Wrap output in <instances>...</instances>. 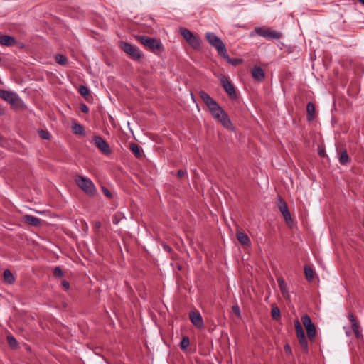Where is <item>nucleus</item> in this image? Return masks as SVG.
<instances>
[{
  "instance_id": "obj_30",
  "label": "nucleus",
  "mask_w": 364,
  "mask_h": 364,
  "mask_svg": "<svg viewBox=\"0 0 364 364\" xmlns=\"http://www.w3.org/2000/svg\"><path fill=\"white\" fill-rule=\"evenodd\" d=\"M301 321L305 328L313 324L310 316L307 314H304L301 316Z\"/></svg>"
},
{
  "instance_id": "obj_4",
  "label": "nucleus",
  "mask_w": 364,
  "mask_h": 364,
  "mask_svg": "<svg viewBox=\"0 0 364 364\" xmlns=\"http://www.w3.org/2000/svg\"><path fill=\"white\" fill-rule=\"evenodd\" d=\"M200 97L213 114H225L218 104L205 92L199 93Z\"/></svg>"
},
{
  "instance_id": "obj_41",
  "label": "nucleus",
  "mask_w": 364,
  "mask_h": 364,
  "mask_svg": "<svg viewBox=\"0 0 364 364\" xmlns=\"http://www.w3.org/2000/svg\"><path fill=\"white\" fill-rule=\"evenodd\" d=\"M348 318H349V320H350V321L351 323V325H353V323H358L356 319H355V316L351 313L348 314Z\"/></svg>"
},
{
  "instance_id": "obj_44",
  "label": "nucleus",
  "mask_w": 364,
  "mask_h": 364,
  "mask_svg": "<svg viewBox=\"0 0 364 364\" xmlns=\"http://www.w3.org/2000/svg\"><path fill=\"white\" fill-rule=\"evenodd\" d=\"M318 154L322 157H324L326 156V151L323 149H319Z\"/></svg>"
},
{
  "instance_id": "obj_24",
  "label": "nucleus",
  "mask_w": 364,
  "mask_h": 364,
  "mask_svg": "<svg viewBox=\"0 0 364 364\" xmlns=\"http://www.w3.org/2000/svg\"><path fill=\"white\" fill-rule=\"evenodd\" d=\"M305 277L308 281H311L314 277V271L308 265L304 266Z\"/></svg>"
},
{
  "instance_id": "obj_1",
  "label": "nucleus",
  "mask_w": 364,
  "mask_h": 364,
  "mask_svg": "<svg viewBox=\"0 0 364 364\" xmlns=\"http://www.w3.org/2000/svg\"><path fill=\"white\" fill-rule=\"evenodd\" d=\"M0 97L9 102L16 111H23L24 104L18 95L12 92L0 89Z\"/></svg>"
},
{
  "instance_id": "obj_21",
  "label": "nucleus",
  "mask_w": 364,
  "mask_h": 364,
  "mask_svg": "<svg viewBox=\"0 0 364 364\" xmlns=\"http://www.w3.org/2000/svg\"><path fill=\"white\" fill-rule=\"evenodd\" d=\"M237 240L243 245H248L250 243V240L247 234L242 232H237L236 234Z\"/></svg>"
},
{
  "instance_id": "obj_31",
  "label": "nucleus",
  "mask_w": 364,
  "mask_h": 364,
  "mask_svg": "<svg viewBox=\"0 0 364 364\" xmlns=\"http://www.w3.org/2000/svg\"><path fill=\"white\" fill-rule=\"evenodd\" d=\"M351 327H352V330H353L354 334L355 335L356 338H360L362 335H361V332L360 330V326H359L358 323H353V325H351Z\"/></svg>"
},
{
  "instance_id": "obj_6",
  "label": "nucleus",
  "mask_w": 364,
  "mask_h": 364,
  "mask_svg": "<svg viewBox=\"0 0 364 364\" xmlns=\"http://www.w3.org/2000/svg\"><path fill=\"white\" fill-rule=\"evenodd\" d=\"M179 31L190 46L195 50H198L200 49V40L198 36L194 35L190 30L186 28H181Z\"/></svg>"
},
{
  "instance_id": "obj_16",
  "label": "nucleus",
  "mask_w": 364,
  "mask_h": 364,
  "mask_svg": "<svg viewBox=\"0 0 364 364\" xmlns=\"http://www.w3.org/2000/svg\"><path fill=\"white\" fill-rule=\"evenodd\" d=\"M251 73L252 77L259 82H262L265 77L264 70L259 66L254 67L251 71Z\"/></svg>"
},
{
  "instance_id": "obj_48",
  "label": "nucleus",
  "mask_w": 364,
  "mask_h": 364,
  "mask_svg": "<svg viewBox=\"0 0 364 364\" xmlns=\"http://www.w3.org/2000/svg\"><path fill=\"white\" fill-rule=\"evenodd\" d=\"M360 4L364 5V0H358Z\"/></svg>"
},
{
  "instance_id": "obj_43",
  "label": "nucleus",
  "mask_w": 364,
  "mask_h": 364,
  "mask_svg": "<svg viewBox=\"0 0 364 364\" xmlns=\"http://www.w3.org/2000/svg\"><path fill=\"white\" fill-rule=\"evenodd\" d=\"M62 285L63 287H65L66 289H68L70 287V284H69V282L65 281V280H63L62 281Z\"/></svg>"
},
{
  "instance_id": "obj_23",
  "label": "nucleus",
  "mask_w": 364,
  "mask_h": 364,
  "mask_svg": "<svg viewBox=\"0 0 364 364\" xmlns=\"http://www.w3.org/2000/svg\"><path fill=\"white\" fill-rule=\"evenodd\" d=\"M220 56L222 58H223L224 59H225L230 64H231L234 66H237V65H240V63H242V59L230 58V56L228 55V54L227 53V50H225L224 54H222Z\"/></svg>"
},
{
  "instance_id": "obj_42",
  "label": "nucleus",
  "mask_w": 364,
  "mask_h": 364,
  "mask_svg": "<svg viewBox=\"0 0 364 364\" xmlns=\"http://www.w3.org/2000/svg\"><path fill=\"white\" fill-rule=\"evenodd\" d=\"M232 311L238 316H240V308H239L238 306H232Z\"/></svg>"
},
{
  "instance_id": "obj_27",
  "label": "nucleus",
  "mask_w": 364,
  "mask_h": 364,
  "mask_svg": "<svg viewBox=\"0 0 364 364\" xmlns=\"http://www.w3.org/2000/svg\"><path fill=\"white\" fill-rule=\"evenodd\" d=\"M349 161V156L346 151H343L341 153L339 156V162L342 165H345Z\"/></svg>"
},
{
  "instance_id": "obj_40",
  "label": "nucleus",
  "mask_w": 364,
  "mask_h": 364,
  "mask_svg": "<svg viewBox=\"0 0 364 364\" xmlns=\"http://www.w3.org/2000/svg\"><path fill=\"white\" fill-rule=\"evenodd\" d=\"M186 175V171H183L182 169L178 170V172H177V176L179 178H181L184 177Z\"/></svg>"
},
{
  "instance_id": "obj_13",
  "label": "nucleus",
  "mask_w": 364,
  "mask_h": 364,
  "mask_svg": "<svg viewBox=\"0 0 364 364\" xmlns=\"http://www.w3.org/2000/svg\"><path fill=\"white\" fill-rule=\"evenodd\" d=\"M277 206L281 213L282 214L284 220L288 222L291 219V214L289 211L286 202L281 198H279Z\"/></svg>"
},
{
  "instance_id": "obj_10",
  "label": "nucleus",
  "mask_w": 364,
  "mask_h": 364,
  "mask_svg": "<svg viewBox=\"0 0 364 364\" xmlns=\"http://www.w3.org/2000/svg\"><path fill=\"white\" fill-rule=\"evenodd\" d=\"M220 81L222 87L225 90L230 98L236 99L237 93L235 91V86L229 80L228 77L225 75H221L220 77Z\"/></svg>"
},
{
  "instance_id": "obj_8",
  "label": "nucleus",
  "mask_w": 364,
  "mask_h": 364,
  "mask_svg": "<svg viewBox=\"0 0 364 364\" xmlns=\"http://www.w3.org/2000/svg\"><path fill=\"white\" fill-rule=\"evenodd\" d=\"M294 326L296 337L299 341L300 347L301 348L302 350L304 353H307L309 350L308 341L305 336L304 331L303 330V328L299 320L295 321Z\"/></svg>"
},
{
  "instance_id": "obj_7",
  "label": "nucleus",
  "mask_w": 364,
  "mask_h": 364,
  "mask_svg": "<svg viewBox=\"0 0 364 364\" xmlns=\"http://www.w3.org/2000/svg\"><path fill=\"white\" fill-rule=\"evenodd\" d=\"M205 38L209 44L215 48L219 55L224 54L227 50L225 44L222 40L218 38L215 33L212 32H208L205 33Z\"/></svg>"
},
{
  "instance_id": "obj_29",
  "label": "nucleus",
  "mask_w": 364,
  "mask_h": 364,
  "mask_svg": "<svg viewBox=\"0 0 364 364\" xmlns=\"http://www.w3.org/2000/svg\"><path fill=\"white\" fill-rule=\"evenodd\" d=\"M280 291L283 296L287 293L286 283L283 278L279 277L277 279Z\"/></svg>"
},
{
  "instance_id": "obj_35",
  "label": "nucleus",
  "mask_w": 364,
  "mask_h": 364,
  "mask_svg": "<svg viewBox=\"0 0 364 364\" xmlns=\"http://www.w3.org/2000/svg\"><path fill=\"white\" fill-rule=\"evenodd\" d=\"M306 114H315V106L312 102H309L306 105Z\"/></svg>"
},
{
  "instance_id": "obj_22",
  "label": "nucleus",
  "mask_w": 364,
  "mask_h": 364,
  "mask_svg": "<svg viewBox=\"0 0 364 364\" xmlns=\"http://www.w3.org/2000/svg\"><path fill=\"white\" fill-rule=\"evenodd\" d=\"M307 333V336L310 341L314 342L315 341L316 335V329L315 325L313 323L311 326H309L305 328Z\"/></svg>"
},
{
  "instance_id": "obj_45",
  "label": "nucleus",
  "mask_w": 364,
  "mask_h": 364,
  "mask_svg": "<svg viewBox=\"0 0 364 364\" xmlns=\"http://www.w3.org/2000/svg\"><path fill=\"white\" fill-rule=\"evenodd\" d=\"M164 247V249L166 251V252H171V248L170 246H168V245H163Z\"/></svg>"
},
{
  "instance_id": "obj_33",
  "label": "nucleus",
  "mask_w": 364,
  "mask_h": 364,
  "mask_svg": "<svg viewBox=\"0 0 364 364\" xmlns=\"http://www.w3.org/2000/svg\"><path fill=\"white\" fill-rule=\"evenodd\" d=\"M78 91H79L80 94L84 97L89 95L90 91H89V89L86 86L80 85L78 88Z\"/></svg>"
},
{
  "instance_id": "obj_38",
  "label": "nucleus",
  "mask_w": 364,
  "mask_h": 364,
  "mask_svg": "<svg viewBox=\"0 0 364 364\" xmlns=\"http://www.w3.org/2000/svg\"><path fill=\"white\" fill-rule=\"evenodd\" d=\"M284 351L287 354H288V355L292 354L291 348L289 344H285L284 346Z\"/></svg>"
},
{
  "instance_id": "obj_32",
  "label": "nucleus",
  "mask_w": 364,
  "mask_h": 364,
  "mask_svg": "<svg viewBox=\"0 0 364 364\" xmlns=\"http://www.w3.org/2000/svg\"><path fill=\"white\" fill-rule=\"evenodd\" d=\"M38 134L40 137L43 139L49 140L50 139V134L47 130L39 129Z\"/></svg>"
},
{
  "instance_id": "obj_36",
  "label": "nucleus",
  "mask_w": 364,
  "mask_h": 364,
  "mask_svg": "<svg viewBox=\"0 0 364 364\" xmlns=\"http://www.w3.org/2000/svg\"><path fill=\"white\" fill-rule=\"evenodd\" d=\"M53 274L56 277H61L63 275L62 269L59 267H55L53 269Z\"/></svg>"
},
{
  "instance_id": "obj_20",
  "label": "nucleus",
  "mask_w": 364,
  "mask_h": 364,
  "mask_svg": "<svg viewBox=\"0 0 364 364\" xmlns=\"http://www.w3.org/2000/svg\"><path fill=\"white\" fill-rule=\"evenodd\" d=\"M129 146V149L132 151L136 158L141 159L142 157V150L137 144L130 143Z\"/></svg>"
},
{
  "instance_id": "obj_17",
  "label": "nucleus",
  "mask_w": 364,
  "mask_h": 364,
  "mask_svg": "<svg viewBox=\"0 0 364 364\" xmlns=\"http://www.w3.org/2000/svg\"><path fill=\"white\" fill-rule=\"evenodd\" d=\"M16 43V40L14 37L4 35L0 36V44L5 46H13Z\"/></svg>"
},
{
  "instance_id": "obj_14",
  "label": "nucleus",
  "mask_w": 364,
  "mask_h": 364,
  "mask_svg": "<svg viewBox=\"0 0 364 364\" xmlns=\"http://www.w3.org/2000/svg\"><path fill=\"white\" fill-rule=\"evenodd\" d=\"M215 119L221 123V124L228 129L234 130V126L229 118V115H213Z\"/></svg>"
},
{
  "instance_id": "obj_39",
  "label": "nucleus",
  "mask_w": 364,
  "mask_h": 364,
  "mask_svg": "<svg viewBox=\"0 0 364 364\" xmlns=\"http://www.w3.org/2000/svg\"><path fill=\"white\" fill-rule=\"evenodd\" d=\"M80 108L81 112H82L84 113H87V112H89L88 107L86 105H85V104H81L80 105Z\"/></svg>"
},
{
  "instance_id": "obj_47",
  "label": "nucleus",
  "mask_w": 364,
  "mask_h": 364,
  "mask_svg": "<svg viewBox=\"0 0 364 364\" xmlns=\"http://www.w3.org/2000/svg\"><path fill=\"white\" fill-rule=\"evenodd\" d=\"M100 225H101V224H100V222H97V223H95V227H96V228H100Z\"/></svg>"
},
{
  "instance_id": "obj_19",
  "label": "nucleus",
  "mask_w": 364,
  "mask_h": 364,
  "mask_svg": "<svg viewBox=\"0 0 364 364\" xmlns=\"http://www.w3.org/2000/svg\"><path fill=\"white\" fill-rule=\"evenodd\" d=\"M3 277L4 282L8 284H13L16 281V277L9 269L4 271Z\"/></svg>"
},
{
  "instance_id": "obj_12",
  "label": "nucleus",
  "mask_w": 364,
  "mask_h": 364,
  "mask_svg": "<svg viewBox=\"0 0 364 364\" xmlns=\"http://www.w3.org/2000/svg\"><path fill=\"white\" fill-rule=\"evenodd\" d=\"M189 318L191 323L198 328H202L204 326L203 319L200 314L196 311H191L189 313Z\"/></svg>"
},
{
  "instance_id": "obj_3",
  "label": "nucleus",
  "mask_w": 364,
  "mask_h": 364,
  "mask_svg": "<svg viewBox=\"0 0 364 364\" xmlns=\"http://www.w3.org/2000/svg\"><path fill=\"white\" fill-rule=\"evenodd\" d=\"M119 48L133 60L139 61L143 57V54L139 49L136 46L132 45L129 43L120 41Z\"/></svg>"
},
{
  "instance_id": "obj_5",
  "label": "nucleus",
  "mask_w": 364,
  "mask_h": 364,
  "mask_svg": "<svg viewBox=\"0 0 364 364\" xmlns=\"http://www.w3.org/2000/svg\"><path fill=\"white\" fill-rule=\"evenodd\" d=\"M75 182L87 194L93 196L95 193V186L90 178L82 176H76L75 178Z\"/></svg>"
},
{
  "instance_id": "obj_18",
  "label": "nucleus",
  "mask_w": 364,
  "mask_h": 364,
  "mask_svg": "<svg viewBox=\"0 0 364 364\" xmlns=\"http://www.w3.org/2000/svg\"><path fill=\"white\" fill-rule=\"evenodd\" d=\"M72 132L76 135L85 136V127L80 124L73 122L71 125Z\"/></svg>"
},
{
  "instance_id": "obj_2",
  "label": "nucleus",
  "mask_w": 364,
  "mask_h": 364,
  "mask_svg": "<svg viewBox=\"0 0 364 364\" xmlns=\"http://www.w3.org/2000/svg\"><path fill=\"white\" fill-rule=\"evenodd\" d=\"M136 39L144 46L151 50L154 53H159L164 50L161 42L156 38H152L146 36H138Z\"/></svg>"
},
{
  "instance_id": "obj_15",
  "label": "nucleus",
  "mask_w": 364,
  "mask_h": 364,
  "mask_svg": "<svg viewBox=\"0 0 364 364\" xmlns=\"http://www.w3.org/2000/svg\"><path fill=\"white\" fill-rule=\"evenodd\" d=\"M22 221L33 227H38L41 225V219L31 215H23Z\"/></svg>"
},
{
  "instance_id": "obj_28",
  "label": "nucleus",
  "mask_w": 364,
  "mask_h": 364,
  "mask_svg": "<svg viewBox=\"0 0 364 364\" xmlns=\"http://www.w3.org/2000/svg\"><path fill=\"white\" fill-rule=\"evenodd\" d=\"M7 341L11 348H16L18 347V342L12 335L7 336Z\"/></svg>"
},
{
  "instance_id": "obj_11",
  "label": "nucleus",
  "mask_w": 364,
  "mask_h": 364,
  "mask_svg": "<svg viewBox=\"0 0 364 364\" xmlns=\"http://www.w3.org/2000/svg\"><path fill=\"white\" fill-rule=\"evenodd\" d=\"M93 141L95 146L104 154H109L111 153V149L108 143L101 136H95L93 137Z\"/></svg>"
},
{
  "instance_id": "obj_37",
  "label": "nucleus",
  "mask_w": 364,
  "mask_h": 364,
  "mask_svg": "<svg viewBox=\"0 0 364 364\" xmlns=\"http://www.w3.org/2000/svg\"><path fill=\"white\" fill-rule=\"evenodd\" d=\"M102 192H103L104 195L105 196H107V198H112V193L107 188H106L105 187H102Z\"/></svg>"
},
{
  "instance_id": "obj_25",
  "label": "nucleus",
  "mask_w": 364,
  "mask_h": 364,
  "mask_svg": "<svg viewBox=\"0 0 364 364\" xmlns=\"http://www.w3.org/2000/svg\"><path fill=\"white\" fill-rule=\"evenodd\" d=\"M190 344L189 338L187 336H183L181 343L180 347L182 350H186Z\"/></svg>"
},
{
  "instance_id": "obj_26",
  "label": "nucleus",
  "mask_w": 364,
  "mask_h": 364,
  "mask_svg": "<svg viewBox=\"0 0 364 364\" xmlns=\"http://www.w3.org/2000/svg\"><path fill=\"white\" fill-rule=\"evenodd\" d=\"M55 60L58 64L61 65H65L68 63L67 57L61 54H57L55 57Z\"/></svg>"
},
{
  "instance_id": "obj_9",
  "label": "nucleus",
  "mask_w": 364,
  "mask_h": 364,
  "mask_svg": "<svg viewBox=\"0 0 364 364\" xmlns=\"http://www.w3.org/2000/svg\"><path fill=\"white\" fill-rule=\"evenodd\" d=\"M254 32L266 39H279L282 37V33L274 30L265 28L263 27H257L255 28Z\"/></svg>"
},
{
  "instance_id": "obj_34",
  "label": "nucleus",
  "mask_w": 364,
  "mask_h": 364,
  "mask_svg": "<svg viewBox=\"0 0 364 364\" xmlns=\"http://www.w3.org/2000/svg\"><path fill=\"white\" fill-rule=\"evenodd\" d=\"M272 316L274 319H277L280 317V310L278 307H274L272 309Z\"/></svg>"
},
{
  "instance_id": "obj_46",
  "label": "nucleus",
  "mask_w": 364,
  "mask_h": 364,
  "mask_svg": "<svg viewBox=\"0 0 364 364\" xmlns=\"http://www.w3.org/2000/svg\"><path fill=\"white\" fill-rule=\"evenodd\" d=\"M314 116L315 115H313V114H311V115H308V121H311L314 119Z\"/></svg>"
}]
</instances>
